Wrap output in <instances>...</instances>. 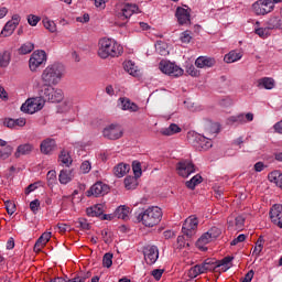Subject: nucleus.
I'll return each instance as SVG.
<instances>
[{
	"instance_id": "57",
	"label": "nucleus",
	"mask_w": 282,
	"mask_h": 282,
	"mask_svg": "<svg viewBox=\"0 0 282 282\" xmlns=\"http://www.w3.org/2000/svg\"><path fill=\"white\" fill-rule=\"evenodd\" d=\"M26 122L28 121L25 120V118L13 119L14 129H18L19 127H25Z\"/></svg>"
},
{
	"instance_id": "44",
	"label": "nucleus",
	"mask_w": 282,
	"mask_h": 282,
	"mask_svg": "<svg viewBox=\"0 0 282 282\" xmlns=\"http://www.w3.org/2000/svg\"><path fill=\"white\" fill-rule=\"evenodd\" d=\"M33 51H34V43L26 42L22 44L21 47L19 48V54L25 55V54H30Z\"/></svg>"
},
{
	"instance_id": "26",
	"label": "nucleus",
	"mask_w": 282,
	"mask_h": 282,
	"mask_svg": "<svg viewBox=\"0 0 282 282\" xmlns=\"http://www.w3.org/2000/svg\"><path fill=\"white\" fill-rule=\"evenodd\" d=\"M130 214H131V208H129L127 205H120L115 210V217H117V219H123V221L129 220Z\"/></svg>"
},
{
	"instance_id": "35",
	"label": "nucleus",
	"mask_w": 282,
	"mask_h": 282,
	"mask_svg": "<svg viewBox=\"0 0 282 282\" xmlns=\"http://www.w3.org/2000/svg\"><path fill=\"white\" fill-rule=\"evenodd\" d=\"M73 177L74 175L72 174V170H62L58 175V180L61 184H69Z\"/></svg>"
},
{
	"instance_id": "18",
	"label": "nucleus",
	"mask_w": 282,
	"mask_h": 282,
	"mask_svg": "<svg viewBox=\"0 0 282 282\" xmlns=\"http://www.w3.org/2000/svg\"><path fill=\"white\" fill-rule=\"evenodd\" d=\"M34 152V144L32 143H22L18 145L14 158L19 159L22 158V155H31Z\"/></svg>"
},
{
	"instance_id": "53",
	"label": "nucleus",
	"mask_w": 282,
	"mask_h": 282,
	"mask_svg": "<svg viewBox=\"0 0 282 282\" xmlns=\"http://www.w3.org/2000/svg\"><path fill=\"white\" fill-rule=\"evenodd\" d=\"M132 171L134 173V177L138 178L142 176V165L140 163H133Z\"/></svg>"
},
{
	"instance_id": "34",
	"label": "nucleus",
	"mask_w": 282,
	"mask_h": 282,
	"mask_svg": "<svg viewBox=\"0 0 282 282\" xmlns=\"http://www.w3.org/2000/svg\"><path fill=\"white\" fill-rule=\"evenodd\" d=\"M123 184L127 191H135V188H138V177L127 176L123 181Z\"/></svg>"
},
{
	"instance_id": "38",
	"label": "nucleus",
	"mask_w": 282,
	"mask_h": 282,
	"mask_svg": "<svg viewBox=\"0 0 282 282\" xmlns=\"http://www.w3.org/2000/svg\"><path fill=\"white\" fill-rule=\"evenodd\" d=\"M123 68L130 74V76H138V66L132 61L123 63Z\"/></svg>"
},
{
	"instance_id": "17",
	"label": "nucleus",
	"mask_w": 282,
	"mask_h": 282,
	"mask_svg": "<svg viewBox=\"0 0 282 282\" xmlns=\"http://www.w3.org/2000/svg\"><path fill=\"white\" fill-rule=\"evenodd\" d=\"M119 102L121 105L122 111H130V113H135L140 111V107L127 97L119 98Z\"/></svg>"
},
{
	"instance_id": "4",
	"label": "nucleus",
	"mask_w": 282,
	"mask_h": 282,
	"mask_svg": "<svg viewBox=\"0 0 282 282\" xmlns=\"http://www.w3.org/2000/svg\"><path fill=\"white\" fill-rule=\"evenodd\" d=\"M217 260L215 258H208L200 264L192 267L188 271L189 279H197L199 274H206L207 272H219L217 267Z\"/></svg>"
},
{
	"instance_id": "15",
	"label": "nucleus",
	"mask_w": 282,
	"mask_h": 282,
	"mask_svg": "<svg viewBox=\"0 0 282 282\" xmlns=\"http://www.w3.org/2000/svg\"><path fill=\"white\" fill-rule=\"evenodd\" d=\"M56 149V140L52 138L44 139L40 144V151L43 155H52V152Z\"/></svg>"
},
{
	"instance_id": "6",
	"label": "nucleus",
	"mask_w": 282,
	"mask_h": 282,
	"mask_svg": "<svg viewBox=\"0 0 282 282\" xmlns=\"http://www.w3.org/2000/svg\"><path fill=\"white\" fill-rule=\"evenodd\" d=\"M45 107V100L41 95L35 98H30L28 99L22 106H21V111L23 113H36V111H41Z\"/></svg>"
},
{
	"instance_id": "25",
	"label": "nucleus",
	"mask_w": 282,
	"mask_h": 282,
	"mask_svg": "<svg viewBox=\"0 0 282 282\" xmlns=\"http://www.w3.org/2000/svg\"><path fill=\"white\" fill-rule=\"evenodd\" d=\"M129 171H131V165L127 164V163H118L115 167H113V175L115 177H124V175H127V173H129Z\"/></svg>"
},
{
	"instance_id": "2",
	"label": "nucleus",
	"mask_w": 282,
	"mask_h": 282,
	"mask_svg": "<svg viewBox=\"0 0 282 282\" xmlns=\"http://www.w3.org/2000/svg\"><path fill=\"white\" fill-rule=\"evenodd\" d=\"M122 45L109 37H102L98 42L97 54L99 58H118L122 56Z\"/></svg>"
},
{
	"instance_id": "12",
	"label": "nucleus",
	"mask_w": 282,
	"mask_h": 282,
	"mask_svg": "<svg viewBox=\"0 0 282 282\" xmlns=\"http://www.w3.org/2000/svg\"><path fill=\"white\" fill-rule=\"evenodd\" d=\"M144 260L148 265H153L160 259V250L155 246H147L143 248Z\"/></svg>"
},
{
	"instance_id": "54",
	"label": "nucleus",
	"mask_w": 282,
	"mask_h": 282,
	"mask_svg": "<svg viewBox=\"0 0 282 282\" xmlns=\"http://www.w3.org/2000/svg\"><path fill=\"white\" fill-rule=\"evenodd\" d=\"M89 171H91V163L89 161H84L80 164V172L87 174Z\"/></svg>"
},
{
	"instance_id": "29",
	"label": "nucleus",
	"mask_w": 282,
	"mask_h": 282,
	"mask_svg": "<svg viewBox=\"0 0 282 282\" xmlns=\"http://www.w3.org/2000/svg\"><path fill=\"white\" fill-rule=\"evenodd\" d=\"M232 257H225L223 260H217L218 272H228L232 263Z\"/></svg>"
},
{
	"instance_id": "19",
	"label": "nucleus",
	"mask_w": 282,
	"mask_h": 282,
	"mask_svg": "<svg viewBox=\"0 0 282 282\" xmlns=\"http://www.w3.org/2000/svg\"><path fill=\"white\" fill-rule=\"evenodd\" d=\"M176 18L180 25H188L191 23V12H188V9L178 7L176 9Z\"/></svg>"
},
{
	"instance_id": "8",
	"label": "nucleus",
	"mask_w": 282,
	"mask_h": 282,
	"mask_svg": "<svg viewBox=\"0 0 282 282\" xmlns=\"http://www.w3.org/2000/svg\"><path fill=\"white\" fill-rule=\"evenodd\" d=\"M252 10L258 17L270 14L274 10L272 0H258L252 4Z\"/></svg>"
},
{
	"instance_id": "47",
	"label": "nucleus",
	"mask_w": 282,
	"mask_h": 282,
	"mask_svg": "<svg viewBox=\"0 0 282 282\" xmlns=\"http://www.w3.org/2000/svg\"><path fill=\"white\" fill-rule=\"evenodd\" d=\"M102 264L104 268H111L113 265V253H105Z\"/></svg>"
},
{
	"instance_id": "63",
	"label": "nucleus",
	"mask_w": 282,
	"mask_h": 282,
	"mask_svg": "<svg viewBox=\"0 0 282 282\" xmlns=\"http://www.w3.org/2000/svg\"><path fill=\"white\" fill-rule=\"evenodd\" d=\"M76 21L78 23H89V14L85 13L83 17H77Z\"/></svg>"
},
{
	"instance_id": "10",
	"label": "nucleus",
	"mask_w": 282,
	"mask_h": 282,
	"mask_svg": "<svg viewBox=\"0 0 282 282\" xmlns=\"http://www.w3.org/2000/svg\"><path fill=\"white\" fill-rule=\"evenodd\" d=\"M197 226H199V220L197 219V216L192 215L188 218L185 219L182 232L185 235V237H193L195 232H197Z\"/></svg>"
},
{
	"instance_id": "64",
	"label": "nucleus",
	"mask_w": 282,
	"mask_h": 282,
	"mask_svg": "<svg viewBox=\"0 0 282 282\" xmlns=\"http://www.w3.org/2000/svg\"><path fill=\"white\" fill-rule=\"evenodd\" d=\"M273 129L276 133H282V120L276 122L274 126H273Z\"/></svg>"
},
{
	"instance_id": "48",
	"label": "nucleus",
	"mask_w": 282,
	"mask_h": 282,
	"mask_svg": "<svg viewBox=\"0 0 282 282\" xmlns=\"http://www.w3.org/2000/svg\"><path fill=\"white\" fill-rule=\"evenodd\" d=\"M263 237H259L258 241L256 242V247L253 249V254H256L257 257H259V254H261L262 250H263Z\"/></svg>"
},
{
	"instance_id": "31",
	"label": "nucleus",
	"mask_w": 282,
	"mask_h": 282,
	"mask_svg": "<svg viewBox=\"0 0 282 282\" xmlns=\"http://www.w3.org/2000/svg\"><path fill=\"white\" fill-rule=\"evenodd\" d=\"M241 58H243L242 52L230 51L225 55L224 61L225 63H237V61H241Z\"/></svg>"
},
{
	"instance_id": "22",
	"label": "nucleus",
	"mask_w": 282,
	"mask_h": 282,
	"mask_svg": "<svg viewBox=\"0 0 282 282\" xmlns=\"http://www.w3.org/2000/svg\"><path fill=\"white\" fill-rule=\"evenodd\" d=\"M50 239H52V232L42 234V236L35 242L34 252H41V250L45 248Z\"/></svg>"
},
{
	"instance_id": "13",
	"label": "nucleus",
	"mask_w": 282,
	"mask_h": 282,
	"mask_svg": "<svg viewBox=\"0 0 282 282\" xmlns=\"http://www.w3.org/2000/svg\"><path fill=\"white\" fill-rule=\"evenodd\" d=\"M176 171L181 177H188L195 172V165L189 160H183L177 163Z\"/></svg>"
},
{
	"instance_id": "52",
	"label": "nucleus",
	"mask_w": 282,
	"mask_h": 282,
	"mask_svg": "<svg viewBox=\"0 0 282 282\" xmlns=\"http://www.w3.org/2000/svg\"><path fill=\"white\" fill-rule=\"evenodd\" d=\"M39 21H41V17L30 14L28 17V23L29 25H32V28H35V25H39Z\"/></svg>"
},
{
	"instance_id": "20",
	"label": "nucleus",
	"mask_w": 282,
	"mask_h": 282,
	"mask_svg": "<svg viewBox=\"0 0 282 282\" xmlns=\"http://www.w3.org/2000/svg\"><path fill=\"white\" fill-rule=\"evenodd\" d=\"M138 13H140V8L138 7V4L127 3L121 9L120 17H122L123 19H131L133 14Z\"/></svg>"
},
{
	"instance_id": "41",
	"label": "nucleus",
	"mask_w": 282,
	"mask_h": 282,
	"mask_svg": "<svg viewBox=\"0 0 282 282\" xmlns=\"http://www.w3.org/2000/svg\"><path fill=\"white\" fill-rule=\"evenodd\" d=\"M185 184H186L187 188H191V191H194V188H195V186H197V184H202V175L196 174L189 181H187Z\"/></svg>"
},
{
	"instance_id": "16",
	"label": "nucleus",
	"mask_w": 282,
	"mask_h": 282,
	"mask_svg": "<svg viewBox=\"0 0 282 282\" xmlns=\"http://www.w3.org/2000/svg\"><path fill=\"white\" fill-rule=\"evenodd\" d=\"M270 218L274 226L282 228V205H273L270 210Z\"/></svg>"
},
{
	"instance_id": "7",
	"label": "nucleus",
	"mask_w": 282,
	"mask_h": 282,
	"mask_svg": "<svg viewBox=\"0 0 282 282\" xmlns=\"http://www.w3.org/2000/svg\"><path fill=\"white\" fill-rule=\"evenodd\" d=\"M159 69L166 74L167 76H171L172 78H180V76H184V69H182L180 66L175 65V63H171L169 61H161L159 64Z\"/></svg>"
},
{
	"instance_id": "43",
	"label": "nucleus",
	"mask_w": 282,
	"mask_h": 282,
	"mask_svg": "<svg viewBox=\"0 0 282 282\" xmlns=\"http://www.w3.org/2000/svg\"><path fill=\"white\" fill-rule=\"evenodd\" d=\"M42 23H43L45 30H47L52 34H54V32H56V23L54 21L50 20L48 18H44L42 20Z\"/></svg>"
},
{
	"instance_id": "42",
	"label": "nucleus",
	"mask_w": 282,
	"mask_h": 282,
	"mask_svg": "<svg viewBox=\"0 0 282 282\" xmlns=\"http://www.w3.org/2000/svg\"><path fill=\"white\" fill-rule=\"evenodd\" d=\"M11 55L10 52L4 51L0 53V67H8L10 65Z\"/></svg>"
},
{
	"instance_id": "62",
	"label": "nucleus",
	"mask_w": 282,
	"mask_h": 282,
	"mask_svg": "<svg viewBox=\"0 0 282 282\" xmlns=\"http://www.w3.org/2000/svg\"><path fill=\"white\" fill-rule=\"evenodd\" d=\"M3 126L7 127L8 129H14V119L6 118L3 120Z\"/></svg>"
},
{
	"instance_id": "49",
	"label": "nucleus",
	"mask_w": 282,
	"mask_h": 282,
	"mask_svg": "<svg viewBox=\"0 0 282 282\" xmlns=\"http://www.w3.org/2000/svg\"><path fill=\"white\" fill-rule=\"evenodd\" d=\"M4 206L8 215H14L17 210V205H14L11 200H6Z\"/></svg>"
},
{
	"instance_id": "32",
	"label": "nucleus",
	"mask_w": 282,
	"mask_h": 282,
	"mask_svg": "<svg viewBox=\"0 0 282 282\" xmlns=\"http://www.w3.org/2000/svg\"><path fill=\"white\" fill-rule=\"evenodd\" d=\"M269 182H272L273 184L278 185L279 188H282V173L279 170H275L268 175Z\"/></svg>"
},
{
	"instance_id": "46",
	"label": "nucleus",
	"mask_w": 282,
	"mask_h": 282,
	"mask_svg": "<svg viewBox=\"0 0 282 282\" xmlns=\"http://www.w3.org/2000/svg\"><path fill=\"white\" fill-rule=\"evenodd\" d=\"M270 28L267 25L265 28L256 29V34L260 36V39H268L270 36Z\"/></svg>"
},
{
	"instance_id": "11",
	"label": "nucleus",
	"mask_w": 282,
	"mask_h": 282,
	"mask_svg": "<svg viewBox=\"0 0 282 282\" xmlns=\"http://www.w3.org/2000/svg\"><path fill=\"white\" fill-rule=\"evenodd\" d=\"M47 61V55L45 51H35L32 53L29 59V67L32 72H36L41 65H43Z\"/></svg>"
},
{
	"instance_id": "9",
	"label": "nucleus",
	"mask_w": 282,
	"mask_h": 282,
	"mask_svg": "<svg viewBox=\"0 0 282 282\" xmlns=\"http://www.w3.org/2000/svg\"><path fill=\"white\" fill-rule=\"evenodd\" d=\"M102 135L107 140H120V138L124 135V130L122 129V126L111 123L104 128Z\"/></svg>"
},
{
	"instance_id": "14",
	"label": "nucleus",
	"mask_w": 282,
	"mask_h": 282,
	"mask_svg": "<svg viewBox=\"0 0 282 282\" xmlns=\"http://www.w3.org/2000/svg\"><path fill=\"white\" fill-rule=\"evenodd\" d=\"M107 193H109V185L97 182L87 192V197H91V195H94V197H102V195H107Z\"/></svg>"
},
{
	"instance_id": "37",
	"label": "nucleus",
	"mask_w": 282,
	"mask_h": 282,
	"mask_svg": "<svg viewBox=\"0 0 282 282\" xmlns=\"http://www.w3.org/2000/svg\"><path fill=\"white\" fill-rule=\"evenodd\" d=\"M210 241H214L210 237V234L205 232L200 236V238L197 240L196 246L200 249V250H205V246H208V243H210Z\"/></svg>"
},
{
	"instance_id": "39",
	"label": "nucleus",
	"mask_w": 282,
	"mask_h": 282,
	"mask_svg": "<svg viewBox=\"0 0 282 282\" xmlns=\"http://www.w3.org/2000/svg\"><path fill=\"white\" fill-rule=\"evenodd\" d=\"M14 30H17V26L12 22L8 21L1 31V36H12V34H14Z\"/></svg>"
},
{
	"instance_id": "27",
	"label": "nucleus",
	"mask_w": 282,
	"mask_h": 282,
	"mask_svg": "<svg viewBox=\"0 0 282 282\" xmlns=\"http://www.w3.org/2000/svg\"><path fill=\"white\" fill-rule=\"evenodd\" d=\"M246 224V218L243 216H238L234 220H228V228L231 230H243V226Z\"/></svg>"
},
{
	"instance_id": "55",
	"label": "nucleus",
	"mask_w": 282,
	"mask_h": 282,
	"mask_svg": "<svg viewBox=\"0 0 282 282\" xmlns=\"http://www.w3.org/2000/svg\"><path fill=\"white\" fill-rule=\"evenodd\" d=\"M39 208H41V202L39 199H34L30 203V209L32 213H39Z\"/></svg>"
},
{
	"instance_id": "40",
	"label": "nucleus",
	"mask_w": 282,
	"mask_h": 282,
	"mask_svg": "<svg viewBox=\"0 0 282 282\" xmlns=\"http://www.w3.org/2000/svg\"><path fill=\"white\" fill-rule=\"evenodd\" d=\"M12 155V145L0 147V160H8Z\"/></svg>"
},
{
	"instance_id": "3",
	"label": "nucleus",
	"mask_w": 282,
	"mask_h": 282,
	"mask_svg": "<svg viewBox=\"0 0 282 282\" xmlns=\"http://www.w3.org/2000/svg\"><path fill=\"white\" fill-rule=\"evenodd\" d=\"M162 208L158 206H152L145 209L143 213H140L137 217L145 228H153L162 221Z\"/></svg>"
},
{
	"instance_id": "58",
	"label": "nucleus",
	"mask_w": 282,
	"mask_h": 282,
	"mask_svg": "<svg viewBox=\"0 0 282 282\" xmlns=\"http://www.w3.org/2000/svg\"><path fill=\"white\" fill-rule=\"evenodd\" d=\"M101 237L105 243H111V235L107 229L101 230Z\"/></svg>"
},
{
	"instance_id": "51",
	"label": "nucleus",
	"mask_w": 282,
	"mask_h": 282,
	"mask_svg": "<svg viewBox=\"0 0 282 282\" xmlns=\"http://www.w3.org/2000/svg\"><path fill=\"white\" fill-rule=\"evenodd\" d=\"M77 228H82V230H89V228H91V226L89 225L87 219L79 218L77 221Z\"/></svg>"
},
{
	"instance_id": "23",
	"label": "nucleus",
	"mask_w": 282,
	"mask_h": 282,
	"mask_svg": "<svg viewBox=\"0 0 282 282\" xmlns=\"http://www.w3.org/2000/svg\"><path fill=\"white\" fill-rule=\"evenodd\" d=\"M216 63L217 61H215V58L206 56H199L195 61L196 67H199L200 69H203V67H215Z\"/></svg>"
},
{
	"instance_id": "60",
	"label": "nucleus",
	"mask_w": 282,
	"mask_h": 282,
	"mask_svg": "<svg viewBox=\"0 0 282 282\" xmlns=\"http://www.w3.org/2000/svg\"><path fill=\"white\" fill-rule=\"evenodd\" d=\"M243 241H246V235L241 234L231 241L230 246H237V243H241Z\"/></svg>"
},
{
	"instance_id": "1",
	"label": "nucleus",
	"mask_w": 282,
	"mask_h": 282,
	"mask_svg": "<svg viewBox=\"0 0 282 282\" xmlns=\"http://www.w3.org/2000/svg\"><path fill=\"white\" fill-rule=\"evenodd\" d=\"M65 76V66L63 64H51L41 74V83H37L35 88L54 87L63 80Z\"/></svg>"
},
{
	"instance_id": "50",
	"label": "nucleus",
	"mask_w": 282,
	"mask_h": 282,
	"mask_svg": "<svg viewBox=\"0 0 282 282\" xmlns=\"http://www.w3.org/2000/svg\"><path fill=\"white\" fill-rule=\"evenodd\" d=\"M209 237H212L213 241L217 239L221 235V229L217 227H212L208 231Z\"/></svg>"
},
{
	"instance_id": "56",
	"label": "nucleus",
	"mask_w": 282,
	"mask_h": 282,
	"mask_svg": "<svg viewBox=\"0 0 282 282\" xmlns=\"http://www.w3.org/2000/svg\"><path fill=\"white\" fill-rule=\"evenodd\" d=\"M193 37L191 36V32L189 31H185L181 34V41L182 43H191V40Z\"/></svg>"
},
{
	"instance_id": "36",
	"label": "nucleus",
	"mask_w": 282,
	"mask_h": 282,
	"mask_svg": "<svg viewBox=\"0 0 282 282\" xmlns=\"http://www.w3.org/2000/svg\"><path fill=\"white\" fill-rule=\"evenodd\" d=\"M58 162L62 166H69L72 164V156L66 150H62L58 155Z\"/></svg>"
},
{
	"instance_id": "28",
	"label": "nucleus",
	"mask_w": 282,
	"mask_h": 282,
	"mask_svg": "<svg viewBox=\"0 0 282 282\" xmlns=\"http://www.w3.org/2000/svg\"><path fill=\"white\" fill-rule=\"evenodd\" d=\"M86 213L88 217H102V214L105 213V205L97 204L93 207L87 208Z\"/></svg>"
},
{
	"instance_id": "59",
	"label": "nucleus",
	"mask_w": 282,
	"mask_h": 282,
	"mask_svg": "<svg viewBox=\"0 0 282 282\" xmlns=\"http://www.w3.org/2000/svg\"><path fill=\"white\" fill-rule=\"evenodd\" d=\"M186 72L187 74H189V76H194V77L199 76V70H197L193 65L187 66Z\"/></svg>"
},
{
	"instance_id": "61",
	"label": "nucleus",
	"mask_w": 282,
	"mask_h": 282,
	"mask_svg": "<svg viewBox=\"0 0 282 282\" xmlns=\"http://www.w3.org/2000/svg\"><path fill=\"white\" fill-rule=\"evenodd\" d=\"M162 274H164V270L162 269H155L152 271V276H154L156 281H160V279H162Z\"/></svg>"
},
{
	"instance_id": "24",
	"label": "nucleus",
	"mask_w": 282,
	"mask_h": 282,
	"mask_svg": "<svg viewBox=\"0 0 282 282\" xmlns=\"http://www.w3.org/2000/svg\"><path fill=\"white\" fill-rule=\"evenodd\" d=\"M275 86H276V82L272 77H262V78L258 79L257 87L259 89L270 90V89H274Z\"/></svg>"
},
{
	"instance_id": "30",
	"label": "nucleus",
	"mask_w": 282,
	"mask_h": 282,
	"mask_svg": "<svg viewBox=\"0 0 282 282\" xmlns=\"http://www.w3.org/2000/svg\"><path fill=\"white\" fill-rule=\"evenodd\" d=\"M271 30H281L282 28V20L279 15H271L268 21L265 22Z\"/></svg>"
},
{
	"instance_id": "33",
	"label": "nucleus",
	"mask_w": 282,
	"mask_h": 282,
	"mask_svg": "<svg viewBox=\"0 0 282 282\" xmlns=\"http://www.w3.org/2000/svg\"><path fill=\"white\" fill-rule=\"evenodd\" d=\"M181 132H182V128H180V126L175 123H172L167 128H163L160 130V133L162 135H175V133H181Z\"/></svg>"
},
{
	"instance_id": "45",
	"label": "nucleus",
	"mask_w": 282,
	"mask_h": 282,
	"mask_svg": "<svg viewBox=\"0 0 282 282\" xmlns=\"http://www.w3.org/2000/svg\"><path fill=\"white\" fill-rule=\"evenodd\" d=\"M47 185L54 186L57 182L56 172L54 170H51L46 174Z\"/></svg>"
},
{
	"instance_id": "5",
	"label": "nucleus",
	"mask_w": 282,
	"mask_h": 282,
	"mask_svg": "<svg viewBox=\"0 0 282 282\" xmlns=\"http://www.w3.org/2000/svg\"><path fill=\"white\" fill-rule=\"evenodd\" d=\"M35 89L44 102H63V99L65 98L63 89L54 88V86H44Z\"/></svg>"
},
{
	"instance_id": "21",
	"label": "nucleus",
	"mask_w": 282,
	"mask_h": 282,
	"mask_svg": "<svg viewBox=\"0 0 282 282\" xmlns=\"http://www.w3.org/2000/svg\"><path fill=\"white\" fill-rule=\"evenodd\" d=\"M196 147L197 149H199V151H208V149L213 148V141H210V139L202 135V134H197L196 135Z\"/></svg>"
}]
</instances>
